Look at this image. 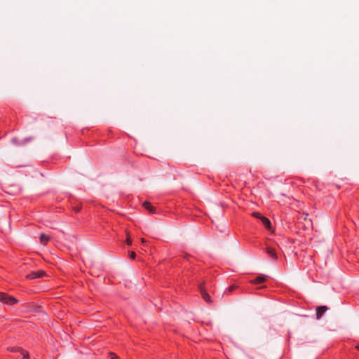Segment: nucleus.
Segmentation results:
<instances>
[{"label": "nucleus", "mask_w": 359, "mask_h": 359, "mask_svg": "<svg viewBox=\"0 0 359 359\" xmlns=\"http://www.w3.org/2000/svg\"><path fill=\"white\" fill-rule=\"evenodd\" d=\"M0 302L8 305H13L18 302V299L4 292H0Z\"/></svg>", "instance_id": "obj_1"}, {"label": "nucleus", "mask_w": 359, "mask_h": 359, "mask_svg": "<svg viewBox=\"0 0 359 359\" xmlns=\"http://www.w3.org/2000/svg\"><path fill=\"white\" fill-rule=\"evenodd\" d=\"M309 215L306 212H303L302 215L299 217V219H302L306 222V224H304V227L306 229L311 228L312 227V222L311 219H308Z\"/></svg>", "instance_id": "obj_2"}, {"label": "nucleus", "mask_w": 359, "mask_h": 359, "mask_svg": "<svg viewBox=\"0 0 359 359\" xmlns=\"http://www.w3.org/2000/svg\"><path fill=\"white\" fill-rule=\"evenodd\" d=\"M199 290H200V292L202 295V297L203 298V299L209 303V304H212V300L210 299V295L208 294V293L205 290V289L203 288V285H199Z\"/></svg>", "instance_id": "obj_3"}, {"label": "nucleus", "mask_w": 359, "mask_h": 359, "mask_svg": "<svg viewBox=\"0 0 359 359\" xmlns=\"http://www.w3.org/2000/svg\"><path fill=\"white\" fill-rule=\"evenodd\" d=\"M45 274L46 273L43 271H38L32 272L31 273L28 274L27 276V278H31V279H34V278H41V277L45 276Z\"/></svg>", "instance_id": "obj_4"}, {"label": "nucleus", "mask_w": 359, "mask_h": 359, "mask_svg": "<svg viewBox=\"0 0 359 359\" xmlns=\"http://www.w3.org/2000/svg\"><path fill=\"white\" fill-rule=\"evenodd\" d=\"M327 310V307L326 306H318L316 309V318L317 319H320L323 314Z\"/></svg>", "instance_id": "obj_5"}, {"label": "nucleus", "mask_w": 359, "mask_h": 359, "mask_svg": "<svg viewBox=\"0 0 359 359\" xmlns=\"http://www.w3.org/2000/svg\"><path fill=\"white\" fill-rule=\"evenodd\" d=\"M260 220H261L262 223L263 224V225L266 227V229H268L269 231H271L272 229L271 223L268 218L263 217H261Z\"/></svg>", "instance_id": "obj_6"}, {"label": "nucleus", "mask_w": 359, "mask_h": 359, "mask_svg": "<svg viewBox=\"0 0 359 359\" xmlns=\"http://www.w3.org/2000/svg\"><path fill=\"white\" fill-rule=\"evenodd\" d=\"M266 252L269 256H271L272 258L277 259L278 257L276 252V250L270 246H266Z\"/></svg>", "instance_id": "obj_7"}, {"label": "nucleus", "mask_w": 359, "mask_h": 359, "mask_svg": "<svg viewBox=\"0 0 359 359\" xmlns=\"http://www.w3.org/2000/svg\"><path fill=\"white\" fill-rule=\"evenodd\" d=\"M50 241V236L45 234V233H41V236H40V242L41 244H43V245H46L47 243Z\"/></svg>", "instance_id": "obj_8"}, {"label": "nucleus", "mask_w": 359, "mask_h": 359, "mask_svg": "<svg viewBox=\"0 0 359 359\" xmlns=\"http://www.w3.org/2000/svg\"><path fill=\"white\" fill-rule=\"evenodd\" d=\"M265 281V276L261 275L257 276L255 279L251 280L252 283L254 284H260Z\"/></svg>", "instance_id": "obj_9"}, {"label": "nucleus", "mask_w": 359, "mask_h": 359, "mask_svg": "<svg viewBox=\"0 0 359 359\" xmlns=\"http://www.w3.org/2000/svg\"><path fill=\"white\" fill-rule=\"evenodd\" d=\"M143 206L151 213H154L155 212V208L151 205L149 202H144L143 203Z\"/></svg>", "instance_id": "obj_10"}, {"label": "nucleus", "mask_w": 359, "mask_h": 359, "mask_svg": "<svg viewBox=\"0 0 359 359\" xmlns=\"http://www.w3.org/2000/svg\"><path fill=\"white\" fill-rule=\"evenodd\" d=\"M8 351L11 352H19L20 353L22 351V348L20 347H9L8 348Z\"/></svg>", "instance_id": "obj_11"}, {"label": "nucleus", "mask_w": 359, "mask_h": 359, "mask_svg": "<svg viewBox=\"0 0 359 359\" xmlns=\"http://www.w3.org/2000/svg\"><path fill=\"white\" fill-rule=\"evenodd\" d=\"M20 353H21V354L22 355V356H23L22 359H29V355L28 352H27V351H24V350L22 349V351H21V352H20Z\"/></svg>", "instance_id": "obj_12"}, {"label": "nucleus", "mask_w": 359, "mask_h": 359, "mask_svg": "<svg viewBox=\"0 0 359 359\" xmlns=\"http://www.w3.org/2000/svg\"><path fill=\"white\" fill-rule=\"evenodd\" d=\"M252 215L253 217H256V218L259 219H261V217H264L263 215H261L260 213H259V212H253V213L252 214Z\"/></svg>", "instance_id": "obj_13"}, {"label": "nucleus", "mask_w": 359, "mask_h": 359, "mask_svg": "<svg viewBox=\"0 0 359 359\" xmlns=\"http://www.w3.org/2000/svg\"><path fill=\"white\" fill-rule=\"evenodd\" d=\"M237 287L236 285H231L228 288L229 292H233Z\"/></svg>", "instance_id": "obj_14"}, {"label": "nucleus", "mask_w": 359, "mask_h": 359, "mask_svg": "<svg viewBox=\"0 0 359 359\" xmlns=\"http://www.w3.org/2000/svg\"><path fill=\"white\" fill-rule=\"evenodd\" d=\"M111 359H119L116 355L113 353H110Z\"/></svg>", "instance_id": "obj_15"}, {"label": "nucleus", "mask_w": 359, "mask_h": 359, "mask_svg": "<svg viewBox=\"0 0 359 359\" xmlns=\"http://www.w3.org/2000/svg\"><path fill=\"white\" fill-rule=\"evenodd\" d=\"M126 243H127L128 245H131L132 244V241H131V239L129 237L127 238Z\"/></svg>", "instance_id": "obj_16"}, {"label": "nucleus", "mask_w": 359, "mask_h": 359, "mask_svg": "<svg viewBox=\"0 0 359 359\" xmlns=\"http://www.w3.org/2000/svg\"><path fill=\"white\" fill-rule=\"evenodd\" d=\"M135 256H136V255H135V253L134 252H130V257L132 259H135Z\"/></svg>", "instance_id": "obj_17"}, {"label": "nucleus", "mask_w": 359, "mask_h": 359, "mask_svg": "<svg viewBox=\"0 0 359 359\" xmlns=\"http://www.w3.org/2000/svg\"><path fill=\"white\" fill-rule=\"evenodd\" d=\"M142 243H145V240L144 238L142 239Z\"/></svg>", "instance_id": "obj_18"}, {"label": "nucleus", "mask_w": 359, "mask_h": 359, "mask_svg": "<svg viewBox=\"0 0 359 359\" xmlns=\"http://www.w3.org/2000/svg\"><path fill=\"white\" fill-rule=\"evenodd\" d=\"M80 208H76V211H79Z\"/></svg>", "instance_id": "obj_19"}, {"label": "nucleus", "mask_w": 359, "mask_h": 359, "mask_svg": "<svg viewBox=\"0 0 359 359\" xmlns=\"http://www.w3.org/2000/svg\"><path fill=\"white\" fill-rule=\"evenodd\" d=\"M356 348L359 350V346H357Z\"/></svg>", "instance_id": "obj_20"}]
</instances>
